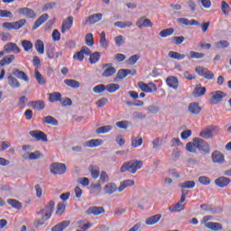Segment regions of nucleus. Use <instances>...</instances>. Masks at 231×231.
Segmentation results:
<instances>
[{
	"instance_id": "obj_1",
	"label": "nucleus",
	"mask_w": 231,
	"mask_h": 231,
	"mask_svg": "<svg viewBox=\"0 0 231 231\" xmlns=\"http://www.w3.org/2000/svg\"><path fill=\"white\" fill-rule=\"evenodd\" d=\"M18 79H20V80H24V82L30 81V78L24 73V71L19 70V69H14L13 74H8L7 76V82L10 88H12L13 89H17L21 88V82H19Z\"/></svg>"
},
{
	"instance_id": "obj_2",
	"label": "nucleus",
	"mask_w": 231,
	"mask_h": 231,
	"mask_svg": "<svg viewBox=\"0 0 231 231\" xmlns=\"http://www.w3.org/2000/svg\"><path fill=\"white\" fill-rule=\"evenodd\" d=\"M53 210H55V201L50 200L42 209L36 212L37 216H42V219L36 220V226H42L46 221H49L53 215Z\"/></svg>"
},
{
	"instance_id": "obj_3",
	"label": "nucleus",
	"mask_w": 231,
	"mask_h": 231,
	"mask_svg": "<svg viewBox=\"0 0 231 231\" xmlns=\"http://www.w3.org/2000/svg\"><path fill=\"white\" fill-rule=\"evenodd\" d=\"M186 149L189 152H196V149L208 154L210 152V145L205 140L195 137L193 138V143L189 142L186 144Z\"/></svg>"
},
{
	"instance_id": "obj_4",
	"label": "nucleus",
	"mask_w": 231,
	"mask_h": 231,
	"mask_svg": "<svg viewBox=\"0 0 231 231\" xmlns=\"http://www.w3.org/2000/svg\"><path fill=\"white\" fill-rule=\"evenodd\" d=\"M143 167V162L138 160H132L125 162L120 168V172H130V174H136V171Z\"/></svg>"
},
{
	"instance_id": "obj_5",
	"label": "nucleus",
	"mask_w": 231,
	"mask_h": 231,
	"mask_svg": "<svg viewBox=\"0 0 231 231\" xmlns=\"http://www.w3.org/2000/svg\"><path fill=\"white\" fill-rule=\"evenodd\" d=\"M137 88L143 93H154L158 91V87L152 82L145 83L143 81L137 82Z\"/></svg>"
},
{
	"instance_id": "obj_6",
	"label": "nucleus",
	"mask_w": 231,
	"mask_h": 231,
	"mask_svg": "<svg viewBox=\"0 0 231 231\" xmlns=\"http://www.w3.org/2000/svg\"><path fill=\"white\" fill-rule=\"evenodd\" d=\"M103 72L101 73V77L103 79H109L114 75H116V68L113 67V63H105L102 65Z\"/></svg>"
},
{
	"instance_id": "obj_7",
	"label": "nucleus",
	"mask_w": 231,
	"mask_h": 231,
	"mask_svg": "<svg viewBox=\"0 0 231 231\" xmlns=\"http://www.w3.org/2000/svg\"><path fill=\"white\" fill-rule=\"evenodd\" d=\"M50 170L51 174H57L60 176L66 172V164L60 162H54L51 164Z\"/></svg>"
},
{
	"instance_id": "obj_8",
	"label": "nucleus",
	"mask_w": 231,
	"mask_h": 231,
	"mask_svg": "<svg viewBox=\"0 0 231 231\" xmlns=\"http://www.w3.org/2000/svg\"><path fill=\"white\" fill-rule=\"evenodd\" d=\"M195 71L199 73L200 77L205 78L207 80H214V74L212 71L208 70L207 68L197 67Z\"/></svg>"
},
{
	"instance_id": "obj_9",
	"label": "nucleus",
	"mask_w": 231,
	"mask_h": 231,
	"mask_svg": "<svg viewBox=\"0 0 231 231\" xmlns=\"http://www.w3.org/2000/svg\"><path fill=\"white\" fill-rule=\"evenodd\" d=\"M29 134L32 138H35L36 142H48V135L41 130H32Z\"/></svg>"
},
{
	"instance_id": "obj_10",
	"label": "nucleus",
	"mask_w": 231,
	"mask_h": 231,
	"mask_svg": "<svg viewBox=\"0 0 231 231\" xmlns=\"http://www.w3.org/2000/svg\"><path fill=\"white\" fill-rule=\"evenodd\" d=\"M90 54H91V50L87 46H82L81 50L73 55V59L74 60H79V62H82V60H84V55H87L89 57Z\"/></svg>"
},
{
	"instance_id": "obj_11",
	"label": "nucleus",
	"mask_w": 231,
	"mask_h": 231,
	"mask_svg": "<svg viewBox=\"0 0 231 231\" xmlns=\"http://www.w3.org/2000/svg\"><path fill=\"white\" fill-rule=\"evenodd\" d=\"M225 97H226V93L221 90L211 92V104L216 106L218 102H221Z\"/></svg>"
},
{
	"instance_id": "obj_12",
	"label": "nucleus",
	"mask_w": 231,
	"mask_h": 231,
	"mask_svg": "<svg viewBox=\"0 0 231 231\" xmlns=\"http://www.w3.org/2000/svg\"><path fill=\"white\" fill-rule=\"evenodd\" d=\"M18 14H20V15L27 17V19H35V17H37V14L35 13V11L28 7H22L18 9Z\"/></svg>"
},
{
	"instance_id": "obj_13",
	"label": "nucleus",
	"mask_w": 231,
	"mask_h": 231,
	"mask_svg": "<svg viewBox=\"0 0 231 231\" xmlns=\"http://www.w3.org/2000/svg\"><path fill=\"white\" fill-rule=\"evenodd\" d=\"M102 17H103L102 13L91 14L90 16L88 17V19L85 22H83V26L100 23V21H102Z\"/></svg>"
},
{
	"instance_id": "obj_14",
	"label": "nucleus",
	"mask_w": 231,
	"mask_h": 231,
	"mask_svg": "<svg viewBox=\"0 0 231 231\" xmlns=\"http://www.w3.org/2000/svg\"><path fill=\"white\" fill-rule=\"evenodd\" d=\"M4 51L5 53H21V49L17 45V43L8 42L4 47Z\"/></svg>"
},
{
	"instance_id": "obj_15",
	"label": "nucleus",
	"mask_w": 231,
	"mask_h": 231,
	"mask_svg": "<svg viewBox=\"0 0 231 231\" xmlns=\"http://www.w3.org/2000/svg\"><path fill=\"white\" fill-rule=\"evenodd\" d=\"M137 28H152V22L149 18L141 17L136 22Z\"/></svg>"
},
{
	"instance_id": "obj_16",
	"label": "nucleus",
	"mask_w": 231,
	"mask_h": 231,
	"mask_svg": "<svg viewBox=\"0 0 231 231\" xmlns=\"http://www.w3.org/2000/svg\"><path fill=\"white\" fill-rule=\"evenodd\" d=\"M28 106L36 111H42L46 107V103L42 100L30 101Z\"/></svg>"
},
{
	"instance_id": "obj_17",
	"label": "nucleus",
	"mask_w": 231,
	"mask_h": 231,
	"mask_svg": "<svg viewBox=\"0 0 231 231\" xmlns=\"http://www.w3.org/2000/svg\"><path fill=\"white\" fill-rule=\"evenodd\" d=\"M105 212L106 209H104V207L93 206L88 208L86 214H88V216H90L91 214L92 216H100V214H104Z\"/></svg>"
},
{
	"instance_id": "obj_18",
	"label": "nucleus",
	"mask_w": 231,
	"mask_h": 231,
	"mask_svg": "<svg viewBox=\"0 0 231 231\" xmlns=\"http://www.w3.org/2000/svg\"><path fill=\"white\" fill-rule=\"evenodd\" d=\"M73 26V16L67 17L61 24V33H66L67 30H71Z\"/></svg>"
},
{
	"instance_id": "obj_19",
	"label": "nucleus",
	"mask_w": 231,
	"mask_h": 231,
	"mask_svg": "<svg viewBox=\"0 0 231 231\" xmlns=\"http://www.w3.org/2000/svg\"><path fill=\"white\" fill-rule=\"evenodd\" d=\"M166 84L168 87L171 88V89H178V88H180V80L174 76L168 77L166 79Z\"/></svg>"
},
{
	"instance_id": "obj_20",
	"label": "nucleus",
	"mask_w": 231,
	"mask_h": 231,
	"mask_svg": "<svg viewBox=\"0 0 231 231\" xmlns=\"http://www.w3.org/2000/svg\"><path fill=\"white\" fill-rule=\"evenodd\" d=\"M127 75H131V69H121L117 71L116 77L114 79V82H118V80H124Z\"/></svg>"
},
{
	"instance_id": "obj_21",
	"label": "nucleus",
	"mask_w": 231,
	"mask_h": 231,
	"mask_svg": "<svg viewBox=\"0 0 231 231\" xmlns=\"http://www.w3.org/2000/svg\"><path fill=\"white\" fill-rule=\"evenodd\" d=\"M49 18H50V15H48V14H42V15L34 22V24H33V26H32V30H37V28H39L40 26H42V24H44V23H46Z\"/></svg>"
},
{
	"instance_id": "obj_22",
	"label": "nucleus",
	"mask_w": 231,
	"mask_h": 231,
	"mask_svg": "<svg viewBox=\"0 0 231 231\" xmlns=\"http://www.w3.org/2000/svg\"><path fill=\"white\" fill-rule=\"evenodd\" d=\"M104 143V140L102 139H91L83 143V147H100Z\"/></svg>"
},
{
	"instance_id": "obj_23",
	"label": "nucleus",
	"mask_w": 231,
	"mask_h": 231,
	"mask_svg": "<svg viewBox=\"0 0 231 231\" xmlns=\"http://www.w3.org/2000/svg\"><path fill=\"white\" fill-rule=\"evenodd\" d=\"M206 93H207V88L201 87V84H198L195 86L192 95L195 97H199L205 96Z\"/></svg>"
},
{
	"instance_id": "obj_24",
	"label": "nucleus",
	"mask_w": 231,
	"mask_h": 231,
	"mask_svg": "<svg viewBox=\"0 0 231 231\" xmlns=\"http://www.w3.org/2000/svg\"><path fill=\"white\" fill-rule=\"evenodd\" d=\"M230 179L226 177H219L215 180L216 186L220 189H225V187H228L230 185Z\"/></svg>"
},
{
	"instance_id": "obj_25",
	"label": "nucleus",
	"mask_w": 231,
	"mask_h": 231,
	"mask_svg": "<svg viewBox=\"0 0 231 231\" xmlns=\"http://www.w3.org/2000/svg\"><path fill=\"white\" fill-rule=\"evenodd\" d=\"M71 225V222L69 220H63L62 222L55 225L51 231H64L66 228L69 227V226Z\"/></svg>"
},
{
	"instance_id": "obj_26",
	"label": "nucleus",
	"mask_w": 231,
	"mask_h": 231,
	"mask_svg": "<svg viewBox=\"0 0 231 231\" xmlns=\"http://www.w3.org/2000/svg\"><path fill=\"white\" fill-rule=\"evenodd\" d=\"M188 111H189L191 115H199L201 113V106H199V103H190L188 106Z\"/></svg>"
},
{
	"instance_id": "obj_27",
	"label": "nucleus",
	"mask_w": 231,
	"mask_h": 231,
	"mask_svg": "<svg viewBox=\"0 0 231 231\" xmlns=\"http://www.w3.org/2000/svg\"><path fill=\"white\" fill-rule=\"evenodd\" d=\"M199 136L202 138H212L214 136V128L213 126H208L203 131L199 133Z\"/></svg>"
},
{
	"instance_id": "obj_28",
	"label": "nucleus",
	"mask_w": 231,
	"mask_h": 231,
	"mask_svg": "<svg viewBox=\"0 0 231 231\" xmlns=\"http://www.w3.org/2000/svg\"><path fill=\"white\" fill-rule=\"evenodd\" d=\"M162 219L161 214H156L152 217H149L145 219V225H148L149 226H152V225H156Z\"/></svg>"
},
{
	"instance_id": "obj_29",
	"label": "nucleus",
	"mask_w": 231,
	"mask_h": 231,
	"mask_svg": "<svg viewBox=\"0 0 231 231\" xmlns=\"http://www.w3.org/2000/svg\"><path fill=\"white\" fill-rule=\"evenodd\" d=\"M183 203H185V201H181L180 199V201L169 208L170 212H181V210H185V204Z\"/></svg>"
},
{
	"instance_id": "obj_30",
	"label": "nucleus",
	"mask_w": 231,
	"mask_h": 231,
	"mask_svg": "<svg viewBox=\"0 0 231 231\" xmlns=\"http://www.w3.org/2000/svg\"><path fill=\"white\" fill-rule=\"evenodd\" d=\"M88 56H89V58H88L89 64H97V62H98V60H100L102 54L98 51L92 53L90 51V54H88Z\"/></svg>"
},
{
	"instance_id": "obj_31",
	"label": "nucleus",
	"mask_w": 231,
	"mask_h": 231,
	"mask_svg": "<svg viewBox=\"0 0 231 231\" xmlns=\"http://www.w3.org/2000/svg\"><path fill=\"white\" fill-rule=\"evenodd\" d=\"M62 100V94L60 92H52L49 94V102L51 104L60 102Z\"/></svg>"
},
{
	"instance_id": "obj_32",
	"label": "nucleus",
	"mask_w": 231,
	"mask_h": 231,
	"mask_svg": "<svg viewBox=\"0 0 231 231\" xmlns=\"http://www.w3.org/2000/svg\"><path fill=\"white\" fill-rule=\"evenodd\" d=\"M14 60H15V55L11 54V55L5 56L0 60V68H3L4 66H6L8 64H12V62H14Z\"/></svg>"
},
{
	"instance_id": "obj_33",
	"label": "nucleus",
	"mask_w": 231,
	"mask_h": 231,
	"mask_svg": "<svg viewBox=\"0 0 231 231\" xmlns=\"http://www.w3.org/2000/svg\"><path fill=\"white\" fill-rule=\"evenodd\" d=\"M42 124L55 126L59 125V121L51 116H47L42 118Z\"/></svg>"
},
{
	"instance_id": "obj_34",
	"label": "nucleus",
	"mask_w": 231,
	"mask_h": 231,
	"mask_svg": "<svg viewBox=\"0 0 231 231\" xmlns=\"http://www.w3.org/2000/svg\"><path fill=\"white\" fill-rule=\"evenodd\" d=\"M134 185V180H123L120 184V186L117 188L118 192H122L127 189V187H133Z\"/></svg>"
},
{
	"instance_id": "obj_35",
	"label": "nucleus",
	"mask_w": 231,
	"mask_h": 231,
	"mask_svg": "<svg viewBox=\"0 0 231 231\" xmlns=\"http://www.w3.org/2000/svg\"><path fill=\"white\" fill-rule=\"evenodd\" d=\"M206 228L209 230L218 231L223 230V225L218 222H208L205 225Z\"/></svg>"
},
{
	"instance_id": "obj_36",
	"label": "nucleus",
	"mask_w": 231,
	"mask_h": 231,
	"mask_svg": "<svg viewBox=\"0 0 231 231\" xmlns=\"http://www.w3.org/2000/svg\"><path fill=\"white\" fill-rule=\"evenodd\" d=\"M34 77L36 79V81L38 82V84L40 86H45L46 84V79L44 78V76H42V74H41V72L39 71V69H35L34 70Z\"/></svg>"
},
{
	"instance_id": "obj_37",
	"label": "nucleus",
	"mask_w": 231,
	"mask_h": 231,
	"mask_svg": "<svg viewBox=\"0 0 231 231\" xmlns=\"http://www.w3.org/2000/svg\"><path fill=\"white\" fill-rule=\"evenodd\" d=\"M34 48L40 55H44V42L37 40L34 43Z\"/></svg>"
},
{
	"instance_id": "obj_38",
	"label": "nucleus",
	"mask_w": 231,
	"mask_h": 231,
	"mask_svg": "<svg viewBox=\"0 0 231 231\" xmlns=\"http://www.w3.org/2000/svg\"><path fill=\"white\" fill-rule=\"evenodd\" d=\"M212 160L214 163H223L225 162V156L219 152H215L212 153Z\"/></svg>"
},
{
	"instance_id": "obj_39",
	"label": "nucleus",
	"mask_w": 231,
	"mask_h": 231,
	"mask_svg": "<svg viewBox=\"0 0 231 231\" xmlns=\"http://www.w3.org/2000/svg\"><path fill=\"white\" fill-rule=\"evenodd\" d=\"M168 57H170V59H174L175 60H183V59H185L187 56L185 54H180V52L171 51L168 53Z\"/></svg>"
},
{
	"instance_id": "obj_40",
	"label": "nucleus",
	"mask_w": 231,
	"mask_h": 231,
	"mask_svg": "<svg viewBox=\"0 0 231 231\" xmlns=\"http://www.w3.org/2000/svg\"><path fill=\"white\" fill-rule=\"evenodd\" d=\"M64 84H66V86L69 88H72L73 89L80 88V82L75 79H64Z\"/></svg>"
},
{
	"instance_id": "obj_41",
	"label": "nucleus",
	"mask_w": 231,
	"mask_h": 231,
	"mask_svg": "<svg viewBox=\"0 0 231 231\" xmlns=\"http://www.w3.org/2000/svg\"><path fill=\"white\" fill-rule=\"evenodd\" d=\"M113 130V125L100 126L96 130L97 134H106Z\"/></svg>"
},
{
	"instance_id": "obj_42",
	"label": "nucleus",
	"mask_w": 231,
	"mask_h": 231,
	"mask_svg": "<svg viewBox=\"0 0 231 231\" xmlns=\"http://www.w3.org/2000/svg\"><path fill=\"white\" fill-rule=\"evenodd\" d=\"M7 203L8 205H11L13 208H16V210H21V208H23V204L17 199H7Z\"/></svg>"
},
{
	"instance_id": "obj_43",
	"label": "nucleus",
	"mask_w": 231,
	"mask_h": 231,
	"mask_svg": "<svg viewBox=\"0 0 231 231\" xmlns=\"http://www.w3.org/2000/svg\"><path fill=\"white\" fill-rule=\"evenodd\" d=\"M85 43L87 46H89L90 48H93L95 46V38L93 37V33L88 32L85 36Z\"/></svg>"
},
{
	"instance_id": "obj_44",
	"label": "nucleus",
	"mask_w": 231,
	"mask_h": 231,
	"mask_svg": "<svg viewBox=\"0 0 231 231\" xmlns=\"http://www.w3.org/2000/svg\"><path fill=\"white\" fill-rule=\"evenodd\" d=\"M131 143H132V147L134 149H136V147H140L142 143H143V139L142 138V136L132 137Z\"/></svg>"
},
{
	"instance_id": "obj_45",
	"label": "nucleus",
	"mask_w": 231,
	"mask_h": 231,
	"mask_svg": "<svg viewBox=\"0 0 231 231\" xmlns=\"http://www.w3.org/2000/svg\"><path fill=\"white\" fill-rule=\"evenodd\" d=\"M118 89H120V85L118 84L110 83L106 85V91H107V93H116Z\"/></svg>"
},
{
	"instance_id": "obj_46",
	"label": "nucleus",
	"mask_w": 231,
	"mask_h": 231,
	"mask_svg": "<svg viewBox=\"0 0 231 231\" xmlns=\"http://www.w3.org/2000/svg\"><path fill=\"white\" fill-rule=\"evenodd\" d=\"M114 26H117V28H121V30H124V28H131V26H133V22H116L114 23Z\"/></svg>"
},
{
	"instance_id": "obj_47",
	"label": "nucleus",
	"mask_w": 231,
	"mask_h": 231,
	"mask_svg": "<svg viewBox=\"0 0 231 231\" xmlns=\"http://www.w3.org/2000/svg\"><path fill=\"white\" fill-rule=\"evenodd\" d=\"M117 189L118 188H116V184H114V183L107 184L104 187V190L106 194H113L116 192Z\"/></svg>"
},
{
	"instance_id": "obj_48",
	"label": "nucleus",
	"mask_w": 231,
	"mask_h": 231,
	"mask_svg": "<svg viewBox=\"0 0 231 231\" xmlns=\"http://www.w3.org/2000/svg\"><path fill=\"white\" fill-rule=\"evenodd\" d=\"M89 171L91 173V177L94 180H97V178L100 176V168L98 166H90Z\"/></svg>"
},
{
	"instance_id": "obj_49",
	"label": "nucleus",
	"mask_w": 231,
	"mask_h": 231,
	"mask_svg": "<svg viewBox=\"0 0 231 231\" xmlns=\"http://www.w3.org/2000/svg\"><path fill=\"white\" fill-rule=\"evenodd\" d=\"M174 33V28H167L159 32L160 37L162 39H165V37H170V35H172Z\"/></svg>"
},
{
	"instance_id": "obj_50",
	"label": "nucleus",
	"mask_w": 231,
	"mask_h": 231,
	"mask_svg": "<svg viewBox=\"0 0 231 231\" xmlns=\"http://www.w3.org/2000/svg\"><path fill=\"white\" fill-rule=\"evenodd\" d=\"M26 24V19H20L17 22H13V30H21Z\"/></svg>"
},
{
	"instance_id": "obj_51",
	"label": "nucleus",
	"mask_w": 231,
	"mask_h": 231,
	"mask_svg": "<svg viewBox=\"0 0 231 231\" xmlns=\"http://www.w3.org/2000/svg\"><path fill=\"white\" fill-rule=\"evenodd\" d=\"M221 10L224 15H228V14L231 12L230 5L226 1L221 2Z\"/></svg>"
},
{
	"instance_id": "obj_52",
	"label": "nucleus",
	"mask_w": 231,
	"mask_h": 231,
	"mask_svg": "<svg viewBox=\"0 0 231 231\" xmlns=\"http://www.w3.org/2000/svg\"><path fill=\"white\" fill-rule=\"evenodd\" d=\"M22 46L24 51H30V50H33V43H32V42L28 40L22 41Z\"/></svg>"
},
{
	"instance_id": "obj_53",
	"label": "nucleus",
	"mask_w": 231,
	"mask_h": 231,
	"mask_svg": "<svg viewBox=\"0 0 231 231\" xmlns=\"http://www.w3.org/2000/svg\"><path fill=\"white\" fill-rule=\"evenodd\" d=\"M180 189H194L196 182L194 180L184 181L180 185Z\"/></svg>"
},
{
	"instance_id": "obj_54",
	"label": "nucleus",
	"mask_w": 231,
	"mask_h": 231,
	"mask_svg": "<svg viewBox=\"0 0 231 231\" xmlns=\"http://www.w3.org/2000/svg\"><path fill=\"white\" fill-rule=\"evenodd\" d=\"M101 190H102V186L100 185V183L90 185L91 194H98Z\"/></svg>"
},
{
	"instance_id": "obj_55",
	"label": "nucleus",
	"mask_w": 231,
	"mask_h": 231,
	"mask_svg": "<svg viewBox=\"0 0 231 231\" xmlns=\"http://www.w3.org/2000/svg\"><path fill=\"white\" fill-rule=\"evenodd\" d=\"M65 211H66V204H64V203H58L57 210H56V215L57 216H62Z\"/></svg>"
},
{
	"instance_id": "obj_56",
	"label": "nucleus",
	"mask_w": 231,
	"mask_h": 231,
	"mask_svg": "<svg viewBox=\"0 0 231 231\" xmlns=\"http://www.w3.org/2000/svg\"><path fill=\"white\" fill-rule=\"evenodd\" d=\"M203 57H205V53L203 52L189 51V59H203Z\"/></svg>"
},
{
	"instance_id": "obj_57",
	"label": "nucleus",
	"mask_w": 231,
	"mask_h": 231,
	"mask_svg": "<svg viewBox=\"0 0 231 231\" xmlns=\"http://www.w3.org/2000/svg\"><path fill=\"white\" fill-rule=\"evenodd\" d=\"M230 46V43H228L227 41H220L215 43V47L217 50H221V48H228Z\"/></svg>"
},
{
	"instance_id": "obj_58",
	"label": "nucleus",
	"mask_w": 231,
	"mask_h": 231,
	"mask_svg": "<svg viewBox=\"0 0 231 231\" xmlns=\"http://www.w3.org/2000/svg\"><path fill=\"white\" fill-rule=\"evenodd\" d=\"M39 158H42V153L39 151L31 152L28 156V160H39Z\"/></svg>"
},
{
	"instance_id": "obj_59",
	"label": "nucleus",
	"mask_w": 231,
	"mask_h": 231,
	"mask_svg": "<svg viewBox=\"0 0 231 231\" xmlns=\"http://www.w3.org/2000/svg\"><path fill=\"white\" fill-rule=\"evenodd\" d=\"M93 91L94 93H97V94L104 93V91H106V85L104 84L97 85L93 88Z\"/></svg>"
},
{
	"instance_id": "obj_60",
	"label": "nucleus",
	"mask_w": 231,
	"mask_h": 231,
	"mask_svg": "<svg viewBox=\"0 0 231 231\" xmlns=\"http://www.w3.org/2000/svg\"><path fill=\"white\" fill-rule=\"evenodd\" d=\"M99 181L100 183H107V181H109V175H107V172L101 171L99 176Z\"/></svg>"
},
{
	"instance_id": "obj_61",
	"label": "nucleus",
	"mask_w": 231,
	"mask_h": 231,
	"mask_svg": "<svg viewBox=\"0 0 231 231\" xmlns=\"http://www.w3.org/2000/svg\"><path fill=\"white\" fill-rule=\"evenodd\" d=\"M116 125L119 129H127L129 127V121H119L116 123Z\"/></svg>"
},
{
	"instance_id": "obj_62",
	"label": "nucleus",
	"mask_w": 231,
	"mask_h": 231,
	"mask_svg": "<svg viewBox=\"0 0 231 231\" xmlns=\"http://www.w3.org/2000/svg\"><path fill=\"white\" fill-rule=\"evenodd\" d=\"M0 17H3V18L8 17L9 19H12V17H14V14H12L8 10L0 9Z\"/></svg>"
},
{
	"instance_id": "obj_63",
	"label": "nucleus",
	"mask_w": 231,
	"mask_h": 231,
	"mask_svg": "<svg viewBox=\"0 0 231 231\" xmlns=\"http://www.w3.org/2000/svg\"><path fill=\"white\" fill-rule=\"evenodd\" d=\"M199 182L201 184V185H210V180L208 179V177L207 176H200L199 178Z\"/></svg>"
},
{
	"instance_id": "obj_64",
	"label": "nucleus",
	"mask_w": 231,
	"mask_h": 231,
	"mask_svg": "<svg viewBox=\"0 0 231 231\" xmlns=\"http://www.w3.org/2000/svg\"><path fill=\"white\" fill-rule=\"evenodd\" d=\"M106 104H107L106 97H102L96 102V106H97V107H104V106H106Z\"/></svg>"
}]
</instances>
